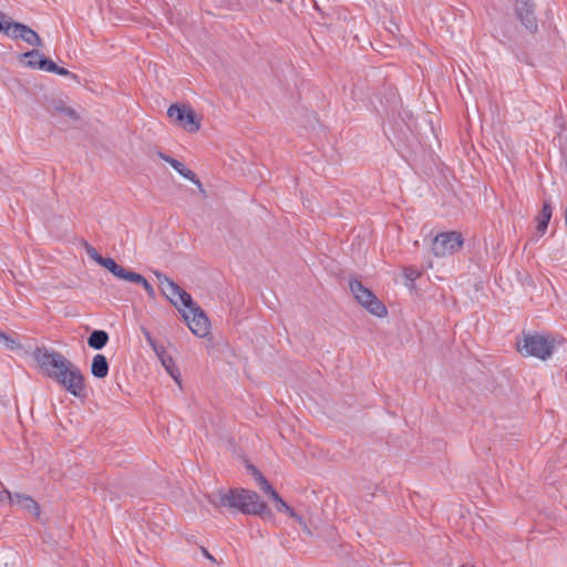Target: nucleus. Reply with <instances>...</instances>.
<instances>
[{"instance_id": "9", "label": "nucleus", "mask_w": 567, "mask_h": 567, "mask_svg": "<svg viewBox=\"0 0 567 567\" xmlns=\"http://www.w3.org/2000/svg\"><path fill=\"white\" fill-rule=\"evenodd\" d=\"M515 9L523 25L530 32L536 31L537 20L534 14V6L530 0H517Z\"/></svg>"}, {"instance_id": "20", "label": "nucleus", "mask_w": 567, "mask_h": 567, "mask_svg": "<svg viewBox=\"0 0 567 567\" xmlns=\"http://www.w3.org/2000/svg\"><path fill=\"white\" fill-rule=\"evenodd\" d=\"M22 58L27 60V65L30 68L41 69V61L43 60V54L38 50H32L22 54Z\"/></svg>"}, {"instance_id": "2", "label": "nucleus", "mask_w": 567, "mask_h": 567, "mask_svg": "<svg viewBox=\"0 0 567 567\" xmlns=\"http://www.w3.org/2000/svg\"><path fill=\"white\" fill-rule=\"evenodd\" d=\"M155 276L163 295L178 308L190 331L199 338L206 337L209 333V320L194 303L192 296L166 275L155 272Z\"/></svg>"}, {"instance_id": "29", "label": "nucleus", "mask_w": 567, "mask_h": 567, "mask_svg": "<svg viewBox=\"0 0 567 567\" xmlns=\"http://www.w3.org/2000/svg\"><path fill=\"white\" fill-rule=\"evenodd\" d=\"M204 554H205V556H206L207 558L213 559V557L208 554V551H207V550H204Z\"/></svg>"}, {"instance_id": "4", "label": "nucleus", "mask_w": 567, "mask_h": 567, "mask_svg": "<svg viewBox=\"0 0 567 567\" xmlns=\"http://www.w3.org/2000/svg\"><path fill=\"white\" fill-rule=\"evenodd\" d=\"M556 339L544 334H523L517 340V351L524 357H535L539 360H547L556 348Z\"/></svg>"}, {"instance_id": "23", "label": "nucleus", "mask_w": 567, "mask_h": 567, "mask_svg": "<svg viewBox=\"0 0 567 567\" xmlns=\"http://www.w3.org/2000/svg\"><path fill=\"white\" fill-rule=\"evenodd\" d=\"M403 272H404V276L406 277V279H409L411 281L417 279L421 276V272L413 267L404 268Z\"/></svg>"}, {"instance_id": "14", "label": "nucleus", "mask_w": 567, "mask_h": 567, "mask_svg": "<svg viewBox=\"0 0 567 567\" xmlns=\"http://www.w3.org/2000/svg\"><path fill=\"white\" fill-rule=\"evenodd\" d=\"M156 355L158 360L161 361L162 365L165 368L167 373L177 382L179 383V371L177 367L175 365L174 359L167 354L165 348L156 349Z\"/></svg>"}, {"instance_id": "28", "label": "nucleus", "mask_w": 567, "mask_h": 567, "mask_svg": "<svg viewBox=\"0 0 567 567\" xmlns=\"http://www.w3.org/2000/svg\"><path fill=\"white\" fill-rule=\"evenodd\" d=\"M55 73L59 74V75H63V76L71 75L72 78L76 79L75 74L71 73L69 70H66L64 68L58 66V70H56Z\"/></svg>"}, {"instance_id": "25", "label": "nucleus", "mask_w": 567, "mask_h": 567, "mask_svg": "<svg viewBox=\"0 0 567 567\" xmlns=\"http://www.w3.org/2000/svg\"><path fill=\"white\" fill-rule=\"evenodd\" d=\"M144 336L148 342V344L152 347V349L154 350V352L156 353V349H159V348H164L163 344H158L154 339L153 337L151 336V333L148 331H144Z\"/></svg>"}, {"instance_id": "26", "label": "nucleus", "mask_w": 567, "mask_h": 567, "mask_svg": "<svg viewBox=\"0 0 567 567\" xmlns=\"http://www.w3.org/2000/svg\"><path fill=\"white\" fill-rule=\"evenodd\" d=\"M10 22L11 21H8L6 19V16L2 12H0V32L1 33H4V34L7 33Z\"/></svg>"}, {"instance_id": "12", "label": "nucleus", "mask_w": 567, "mask_h": 567, "mask_svg": "<svg viewBox=\"0 0 567 567\" xmlns=\"http://www.w3.org/2000/svg\"><path fill=\"white\" fill-rule=\"evenodd\" d=\"M117 278L123 279L125 281H130V282L137 284V285H142L143 288L145 289V291L147 292V295L151 298L155 297L154 288L151 286V284L142 275H140V274H137L135 271L128 270V269L123 267V269L118 274Z\"/></svg>"}, {"instance_id": "10", "label": "nucleus", "mask_w": 567, "mask_h": 567, "mask_svg": "<svg viewBox=\"0 0 567 567\" xmlns=\"http://www.w3.org/2000/svg\"><path fill=\"white\" fill-rule=\"evenodd\" d=\"M158 156L168 163L176 172H178L183 177L187 178L192 183H194L200 192H205L202 182L197 178L196 174L190 171L189 168L185 167L183 163L179 161L165 155L163 153H159Z\"/></svg>"}, {"instance_id": "11", "label": "nucleus", "mask_w": 567, "mask_h": 567, "mask_svg": "<svg viewBox=\"0 0 567 567\" xmlns=\"http://www.w3.org/2000/svg\"><path fill=\"white\" fill-rule=\"evenodd\" d=\"M86 252L91 259H93L95 262L101 265L102 267L106 268L109 271H111L115 277L118 276V274L122 271L123 267L115 262L112 258H104L102 257L94 247L87 245L86 246Z\"/></svg>"}, {"instance_id": "6", "label": "nucleus", "mask_w": 567, "mask_h": 567, "mask_svg": "<svg viewBox=\"0 0 567 567\" xmlns=\"http://www.w3.org/2000/svg\"><path fill=\"white\" fill-rule=\"evenodd\" d=\"M167 116L188 133H196L200 128V118L189 105L173 104L167 110Z\"/></svg>"}, {"instance_id": "27", "label": "nucleus", "mask_w": 567, "mask_h": 567, "mask_svg": "<svg viewBox=\"0 0 567 567\" xmlns=\"http://www.w3.org/2000/svg\"><path fill=\"white\" fill-rule=\"evenodd\" d=\"M6 499H8L9 503H13L12 494L8 489L0 491V504L3 503Z\"/></svg>"}, {"instance_id": "13", "label": "nucleus", "mask_w": 567, "mask_h": 567, "mask_svg": "<svg viewBox=\"0 0 567 567\" xmlns=\"http://www.w3.org/2000/svg\"><path fill=\"white\" fill-rule=\"evenodd\" d=\"M13 496V503L20 506L23 511L28 512L29 514L33 515L34 517H39L41 514V509L39 504L29 495L23 494H12Z\"/></svg>"}, {"instance_id": "8", "label": "nucleus", "mask_w": 567, "mask_h": 567, "mask_svg": "<svg viewBox=\"0 0 567 567\" xmlns=\"http://www.w3.org/2000/svg\"><path fill=\"white\" fill-rule=\"evenodd\" d=\"M6 35L12 39H21L32 47L38 48L42 45L40 35L28 25L19 22H10Z\"/></svg>"}, {"instance_id": "17", "label": "nucleus", "mask_w": 567, "mask_h": 567, "mask_svg": "<svg viewBox=\"0 0 567 567\" xmlns=\"http://www.w3.org/2000/svg\"><path fill=\"white\" fill-rule=\"evenodd\" d=\"M276 509L278 512L287 513L291 518H293L300 526L307 528V525L303 518L297 514L293 508H291L280 496L279 494H275Z\"/></svg>"}, {"instance_id": "5", "label": "nucleus", "mask_w": 567, "mask_h": 567, "mask_svg": "<svg viewBox=\"0 0 567 567\" xmlns=\"http://www.w3.org/2000/svg\"><path fill=\"white\" fill-rule=\"evenodd\" d=\"M350 291L355 300L371 315L379 318L385 317L388 313L386 307L377 298V296L361 281L354 279L349 282Z\"/></svg>"}, {"instance_id": "1", "label": "nucleus", "mask_w": 567, "mask_h": 567, "mask_svg": "<svg viewBox=\"0 0 567 567\" xmlns=\"http://www.w3.org/2000/svg\"><path fill=\"white\" fill-rule=\"evenodd\" d=\"M32 358L39 371L44 377L55 381L66 392L75 398L86 395L85 378L82 371L61 352L45 347L35 348Z\"/></svg>"}, {"instance_id": "24", "label": "nucleus", "mask_w": 567, "mask_h": 567, "mask_svg": "<svg viewBox=\"0 0 567 567\" xmlns=\"http://www.w3.org/2000/svg\"><path fill=\"white\" fill-rule=\"evenodd\" d=\"M144 336L148 342V344L152 347V349L154 350V352L156 353V349H159V348H164L163 344H158L154 339L153 337L151 336V333L148 331H144Z\"/></svg>"}, {"instance_id": "3", "label": "nucleus", "mask_w": 567, "mask_h": 567, "mask_svg": "<svg viewBox=\"0 0 567 567\" xmlns=\"http://www.w3.org/2000/svg\"><path fill=\"white\" fill-rule=\"evenodd\" d=\"M208 502L216 508H234L247 515H262L267 504L259 495L249 489H229L227 492L213 493L207 496Z\"/></svg>"}, {"instance_id": "19", "label": "nucleus", "mask_w": 567, "mask_h": 567, "mask_svg": "<svg viewBox=\"0 0 567 567\" xmlns=\"http://www.w3.org/2000/svg\"><path fill=\"white\" fill-rule=\"evenodd\" d=\"M252 474L255 476V478L257 480L260 488L266 493L268 494L272 499H275V494H278L274 488L272 486L268 483V481L262 476V474L256 470V468H252Z\"/></svg>"}, {"instance_id": "18", "label": "nucleus", "mask_w": 567, "mask_h": 567, "mask_svg": "<svg viewBox=\"0 0 567 567\" xmlns=\"http://www.w3.org/2000/svg\"><path fill=\"white\" fill-rule=\"evenodd\" d=\"M109 341V334L103 330L93 331L87 343L93 349H102Z\"/></svg>"}, {"instance_id": "15", "label": "nucleus", "mask_w": 567, "mask_h": 567, "mask_svg": "<svg viewBox=\"0 0 567 567\" xmlns=\"http://www.w3.org/2000/svg\"><path fill=\"white\" fill-rule=\"evenodd\" d=\"M551 215L553 208L549 203L545 202L536 217V231L539 236H543L546 233Z\"/></svg>"}, {"instance_id": "7", "label": "nucleus", "mask_w": 567, "mask_h": 567, "mask_svg": "<svg viewBox=\"0 0 567 567\" xmlns=\"http://www.w3.org/2000/svg\"><path fill=\"white\" fill-rule=\"evenodd\" d=\"M463 244L464 239L461 233H441L433 239L432 251L436 257H446L460 251Z\"/></svg>"}, {"instance_id": "16", "label": "nucleus", "mask_w": 567, "mask_h": 567, "mask_svg": "<svg viewBox=\"0 0 567 567\" xmlns=\"http://www.w3.org/2000/svg\"><path fill=\"white\" fill-rule=\"evenodd\" d=\"M91 372L95 378L103 379L109 373V363L103 354H95L92 360Z\"/></svg>"}, {"instance_id": "21", "label": "nucleus", "mask_w": 567, "mask_h": 567, "mask_svg": "<svg viewBox=\"0 0 567 567\" xmlns=\"http://www.w3.org/2000/svg\"><path fill=\"white\" fill-rule=\"evenodd\" d=\"M0 342H2L9 350H19L21 343L17 339V333L7 334L0 331Z\"/></svg>"}, {"instance_id": "22", "label": "nucleus", "mask_w": 567, "mask_h": 567, "mask_svg": "<svg viewBox=\"0 0 567 567\" xmlns=\"http://www.w3.org/2000/svg\"><path fill=\"white\" fill-rule=\"evenodd\" d=\"M40 61H41V70H45L48 72H53V73L56 72L58 65L53 61H51L44 56H43V60H40Z\"/></svg>"}]
</instances>
